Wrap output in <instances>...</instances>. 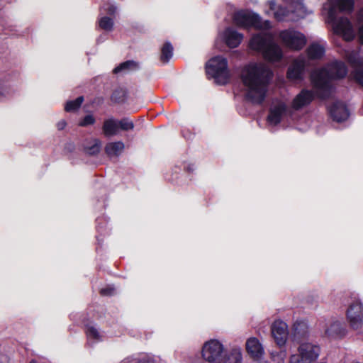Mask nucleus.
I'll return each instance as SVG.
<instances>
[{
	"instance_id": "obj_1",
	"label": "nucleus",
	"mask_w": 363,
	"mask_h": 363,
	"mask_svg": "<svg viewBox=\"0 0 363 363\" xmlns=\"http://www.w3.org/2000/svg\"><path fill=\"white\" fill-rule=\"evenodd\" d=\"M272 72L262 63H250L241 73V79L246 88V97L253 104H262L266 96Z\"/></svg>"
},
{
	"instance_id": "obj_2",
	"label": "nucleus",
	"mask_w": 363,
	"mask_h": 363,
	"mask_svg": "<svg viewBox=\"0 0 363 363\" xmlns=\"http://www.w3.org/2000/svg\"><path fill=\"white\" fill-rule=\"evenodd\" d=\"M347 68L342 62L335 61L321 69L315 70L311 78L317 94L321 99L328 98L332 92L331 80L343 78Z\"/></svg>"
},
{
	"instance_id": "obj_3",
	"label": "nucleus",
	"mask_w": 363,
	"mask_h": 363,
	"mask_svg": "<svg viewBox=\"0 0 363 363\" xmlns=\"http://www.w3.org/2000/svg\"><path fill=\"white\" fill-rule=\"evenodd\" d=\"M353 4V0H331L328 4L324 6V9L328 10L327 22L331 24L335 33L342 35L347 41L354 38V30L347 18H337V12L351 11Z\"/></svg>"
},
{
	"instance_id": "obj_4",
	"label": "nucleus",
	"mask_w": 363,
	"mask_h": 363,
	"mask_svg": "<svg viewBox=\"0 0 363 363\" xmlns=\"http://www.w3.org/2000/svg\"><path fill=\"white\" fill-rule=\"evenodd\" d=\"M250 48L262 55L270 62L280 60L283 57L282 50L274 41L273 36L267 32L253 35L249 43Z\"/></svg>"
},
{
	"instance_id": "obj_5",
	"label": "nucleus",
	"mask_w": 363,
	"mask_h": 363,
	"mask_svg": "<svg viewBox=\"0 0 363 363\" xmlns=\"http://www.w3.org/2000/svg\"><path fill=\"white\" fill-rule=\"evenodd\" d=\"M286 6H277L274 0L269 1L270 10L273 12L274 18L278 21H297L304 18L307 11L303 2L297 0H282Z\"/></svg>"
},
{
	"instance_id": "obj_6",
	"label": "nucleus",
	"mask_w": 363,
	"mask_h": 363,
	"mask_svg": "<svg viewBox=\"0 0 363 363\" xmlns=\"http://www.w3.org/2000/svg\"><path fill=\"white\" fill-rule=\"evenodd\" d=\"M206 72L218 84H225L229 79L228 62L221 56H216L209 60L206 65Z\"/></svg>"
},
{
	"instance_id": "obj_7",
	"label": "nucleus",
	"mask_w": 363,
	"mask_h": 363,
	"mask_svg": "<svg viewBox=\"0 0 363 363\" xmlns=\"http://www.w3.org/2000/svg\"><path fill=\"white\" fill-rule=\"evenodd\" d=\"M233 21L239 27L267 30L271 27L269 21H262L260 16L249 11L241 10L234 13Z\"/></svg>"
},
{
	"instance_id": "obj_8",
	"label": "nucleus",
	"mask_w": 363,
	"mask_h": 363,
	"mask_svg": "<svg viewBox=\"0 0 363 363\" xmlns=\"http://www.w3.org/2000/svg\"><path fill=\"white\" fill-rule=\"evenodd\" d=\"M320 347L311 342H302L289 358V363H314L320 355Z\"/></svg>"
},
{
	"instance_id": "obj_9",
	"label": "nucleus",
	"mask_w": 363,
	"mask_h": 363,
	"mask_svg": "<svg viewBox=\"0 0 363 363\" xmlns=\"http://www.w3.org/2000/svg\"><path fill=\"white\" fill-rule=\"evenodd\" d=\"M346 318L352 329L357 330L362 328L363 303L358 297H351L346 310Z\"/></svg>"
},
{
	"instance_id": "obj_10",
	"label": "nucleus",
	"mask_w": 363,
	"mask_h": 363,
	"mask_svg": "<svg viewBox=\"0 0 363 363\" xmlns=\"http://www.w3.org/2000/svg\"><path fill=\"white\" fill-rule=\"evenodd\" d=\"M225 348L222 342L212 339L207 341L202 348V357L209 363H221Z\"/></svg>"
},
{
	"instance_id": "obj_11",
	"label": "nucleus",
	"mask_w": 363,
	"mask_h": 363,
	"mask_svg": "<svg viewBox=\"0 0 363 363\" xmlns=\"http://www.w3.org/2000/svg\"><path fill=\"white\" fill-rule=\"evenodd\" d=\"M283 44L291 50H300L306 43V36L299 31L287 29L279 33Z\"/></svg>"
},
{
	"instance_id": "obj_12",
	"label": "nucleus",
	"mask_w": 363,
	"mask_h": 363,
	"mask_svg": "<svg viewBox=\"0 0 363 363\" xmlns=\"http://www.w3.org/2000/svg\"><path fill=\"white\" fill-rule=\"evenodd\" d=\"M328 111L331 118L337 123L347 121L350 115L347 106L341 101H334L329 107Z\"/></svg>"
},
{
	"instance_id": "obj_13",
	"label": "nucleus",
	"mask_w": 363,
	"mask_h": 363,
	"mask_svg": "<svg viewBox=\"0 0 363 363\" xmlns=\"http://www.w3.org/2000/svg\"><path fill=\"white\" fill-rule=\"evenodd\" d=\"M271 331L275 342L279 347L284 346L289 335L286 323L282 320H276L272 325Z\"/></svg>"
},
{
	"instance_id": "obj_14",
	"label": "nucleus",
	"mask_w": 363,
	"mask_h": 363,
	"mask_svg": "<svg viewBox=\"0 0 363 363\" xmlns=\"http://www.w3.org/2000/svg\"><path fill=\"white\" fill-rule=\"evenodd\" d=\"M287 111L286 105L281 101L271 106L269 110V114L267 121L269 125L275 126L279 124L284 115Z\"/></svg>"
},
{
	"instance_id": "obj_15",
	"label": "nucleus",
	"mask_w": 363,
	"mask_h": 363,
	"mask_svg": "<svg viewBox=\"0 0 363 363\" xmlns=\"http://www.w3.org/2000/svg\"><path fill=\"white\" fill-rule=\"evenodd\" d=\"M308 60L303 55L294 60L287 71V77L291 80L301 79L303 77Z\"/></svg>"
},
{
	"instance_id": "obj_16",
	"label": "nucleus",
	"mask_w": 363,
	"mask_h": 363,
	"mask_svg": "<svg viewBox=\"0 0 363 363\" xmlns=\"http://www.w3.org/2000/svg\"><path fill=\"white\" fill-rule=\"evenodd\" d=\"M291 337L293 341L297 342L299 345L302 342H307L306 340L308 337V329L307 324L303 321H296L294 323Z\"/></svg>"
},
{
	"instance_id": "obj_17",
	"label": "nucleus",
	"mask_w": 363,
	"mask_h": 363,
	"mask_svg": "<svg viewBox=\"0 0 363 363\" xmlns=\"http://www.w3.org/2000/svg\"><path fill=\"white\" fill-rule=\"evenodd\" d=\"M314 99V93L311 90L303 89L293 100L292 107L298 110L308 106Z\"/></svg>"
},
{
	"instance_id": "obj_18",
	"label": "nucleus",
	"mask_w": 363,
	"mask_h": 363,
	"mask_svg": "<svg viewBox=\"0 0 363 363\" xmlns=\"http://www.w3.org/2000/svg\"><path fill=\"white\" fill-rule=\"evenodd\" d=\"M246 350L254 359H261L264 353L262 345L256 337H250L247 340Z\"/></svg>"
},
{
	"instance_id": "obj_19",
	"label": "nucleus",
	"mask_w": 363,
	"mask_h": 363,
	"mask_svg": "<svg viewBox=\"0 0 363 363\" xmlns=\"http://www.w3.org/2000/svg\"><path fill=\"white\" fill-rule=\"evenodd\" d=\"M223 37L226 45L230 48H234L241 43L243 35L233 28H227L224 32Z\"/></svg>"
},
{
	"instance_id": "obj_20",
	"label": "nucleus",
	"mask_w": 363,
	"mask_h": 363,
	"mask_svg": "<svg viewBox=\"0 0 363 363\" xmlns=\"http://www.w3.org/2000/svg\"><path fill=\"white\" fill-rule=\"evenodd\" d=\"M306 52L310 60H319L323 57L325 48L324 45L315 42L308 46Z\"/></svg>"
},
{
	"instance_id": "obj_21",
	"label": "nucleus",
	"mask_w": 363,
	"mask_h": 363,
	"mask_svg": "<svg viewBox=\"0 0 363 363\" xmlns=\"http://www.w3.org/2000/svg\"><path fill=\"white\" fill-rule=\"evenodd\" d=\"M102 130L106 137H111L117 135L119 130L118 120L115 119L114 118L106 119L104 121Z\"/></svg>"
},
{
	"instance_id": "obj_22",
	"label": "nucleus",
	"mask_w": 363,
	"mask_h": 363,
	"mask_svg": "<svg viewBox=\"0 0 363 363\" xmlns=\"http://www.w3.org/2000/svg\"><path fill=\"white\" fill-rule=\"evenodd\" d=\"M221 363H242V354L240 348L231 349L222 357Z\"/></svg>"
},
{
	"instance_id": "obj_23",
	"label": "nucleus",
	"mask_w": 363,
	"mask_h": 363,
	"mask_svg": "<svg viewBox=\"0 0 363 363\" xmlns=\"http://www.w3.org/2000/svg\"><path fill=\"white\" fill-rule=\"evenodd\" d=\"M124 143L121 141L111 142L106 144L105 152L109 157L119 155L124 150Z\"/></svg>"
},
{
	"instance_id": "obj_24",
	"label": "nucleus",
	"mask_w": 363,
	"mask_h": 363,
	"mask_svg": "<svg viewBox=\"0 0 363 363\" xmlns=\"http://www.w3.org/2000/svg\"><path fill=\"white\" fill-rule=\"evenodd\" d=\"M325 333L330 337H342L345 334V328L340 321L337 320L330 324L325 330Z\"/></svg>"
},
{
	"instance_id": "obj_25",
	"label": "nucleus",
	"mask_w": 363,
	"mask_h": 363,
	"mask_svg": "<svg viewBox=\"0 0 363 363\" xmlns=\"http://www.w3.org/2000/svg\"><path fill=\"white\" fill-rule=\"evenodd\" d=\"M122 363H155V360L148 354H139L128 357Z\"/></svg>"
},
{
	"instance_id": "obj_26",
	"label": "nucleus",
	"mask_w": 363,
	"mask_h": 363,
	"mask_svg": "<svg viewBox=\"0 0 363 363\" xmlns=\"http://www.w3.org/2000/svg\"><path fill=\"white\" fill-rule=\"evenodd\" d=\"M86 333L88 341L91 344H94L102 340V336L100 332L94 325L87 326Z\"/></svg>"
},
{
	"instance_id": "obj_27",
	"label": "nucleus",
	"mask_w": 363,
	"mask_h": 363,
	"mask_svg": "<svg viewBox=\"0 0 363 363\" xmlns=\"http://www.w3.org/2000/svg\"><path fill=\"white\" fill-rule=\"evenodd\" d=\"M138 64L133 60H128L121 64H120L118 67H116L113 69V72L117 74L122 71H130L138 69Z\"/></svg>"
},
{
	"instance_id": "obj_28",
	"label": "nucleus",
	"mask_w": 363,
	"mask_h": 363,
	"mask_svg": "<svg viewBox=\"0 0 363 363\" xmlns=\"http://www.w3.org/2000/svg\"><path fill=\"white\" fill-rule=\"evenodd\" d=\"M173 55V47L170 43L167 42L164 44L161 50L160 60L164 63H167L169 61Z\"/></svg>"
},
{
	"instance_id": "obj_29",
	"label": "nucleus",
	"mask_w": 363,
	"mask_h": 363,
	"mask_svg": "<svg viewBox=\"0 0 363 363\" xmlns=\"http://www.w3.org/2000/svg\"><path fill=\"white\" fill-rule=\"evenodd\" d=\"M101 147V141L98 139H94L90 145H87L84 147V150L85 152L89 155H96L99 152Z\"/></svg>"
},
{
	"instance_id": "obj_30",
	"label": "nucleus",
	"mask_w": 363,
	"mask_h": 363,
	"mask_svg": "<svg viewBox=\"0 0 363 363\" xmlns=\"http://www.w3.org/2000/svg\"><path fill=\"white\" fill-rule=\"evenodd\" d=\"M84 101L83 96H79L75 100L69 101L66 103L65 109L67 112H72L77 110Z\"/></svg>"
},
{
	"instance_id": "obj_31",
	"label": "nucleus",
	"mask_w": 363,
	"mask_h": 363,
	"mask_svg": "<svg viewBox=\"0 0 363 363\" xmlns=\"http://www.w3.org/2000/svg\"><path fill=\"white\" fill-rule=\"evenodd\" d=\"M99 24L101 28L110 31L113 28V21L109 17L104 16L99 18Z\"/></svg>"
},
{
	"instance_id": "obj_32",
	"label": "nucleus",
	"mask_w": 363,
	"mask_h": 363,
	"mask_svg": "<svg viewBox=\"0 0 363 363\" xmlns=\"http://www.w3.org/2000/svg\"><path fill=\"white\" fill-rule=\"evenodd\" d=\"M118 129L122 130H130L134 128V123L132 121H130L128 118H123L121 120L118 121Z\"/></svg>"
},
{
	"instance_id": "obj_33",
	"label": "nucleus",
	"mask_w": 363,
	"mask_h": 363,
	"mask_svg": "<svg viewBox=\"0 0 363 363\" xmlns=\"http://www.w3.org/2000/svg\"><path fill=\"white\" fill-rule=\"evenodd\" d=\"M351 74L354 81L363 86V67L355 68Z\"/></svg>"
},
{
	"instance_id": "obj_34",
	"label": "nucleus",
	"mask_w": 363,
	"mask_h": 363,
	"mask_svg": "<svg viewBox=\"0 0 363 363\" xmlns=\"http://www.w3.org/2000/svg\"><path fill=\"white\" fill-rule=\"evenodd\" d=\"M357 23L359 24V36L361 43L363 44V8L361 9L357 15Z\"/></svg>"
},
{
	"instance_id": "obj_35",
	"label": "nucleus",
	"mask_w": 363,
	"mask_h": 363,
	"mask_svg": "<svg viewBox=\"0 0 363 363\" xmlns=\"http://www.w3.org/2000/svg\"><path fill=\"white\" fill-rule=\"evenodd\" d=\"M116 7L109 3L104 4L102 7L101 8V11H104L105 13L110 16H113L116 12Z\"/></svg>"
},
{
	"instance_id": "obj_36",
	"label": "nucleus",
	"mask_w": 363,
	"mask_h": 363,
	"mask_svg": "<svg viewBox=\"0 0 363 363\" xmlns=\"http://www.w3.org/2000/svg\"><path fill=\"white\" fill-rule=\"evenodd\" d=\"M95 118L89 114L84 117V118L79 122V125L82 127H85L89 125H92L95 123Z\"/></svg>"
},
{
	"instance_id": "obj_37",
	"label": "nucleus",
	"mask_w": 363,
	"mask_h": 363,
	"mask_svg": "<svg viewBox=\"0 0 363 363\" xmlns=\"http://www.w3.org/2000/svg\"><path fill=\"white\" fill-rule=\"evenodd\" d=\"M272 359L275 363H284V353L282 352H275L271 353Z\"/></svg>"
},
{
	"instance_id": "obj_38",
	"label": "nucleus",
	"mask_w": 363,
	"mask_h": 363,
	"mask_svg": "<svg viewBox=\"0 0 363 363\" xmlns=\"http://www.w3.org/2000/svg\"><path fill=\"white\" fill-rule=\"evenodd\" d=\"M114 287L113 286H107L104 288H102L101 290H100V294L102 295V296H111L114 293Z\"/></svg>"
},
{
	"instance_id": "obj_39",
	"label": "nucleus",
	"mask_w": 363,
	"mask_h": 363,
	"mask_svg": "<svg viewBox=\"0 0 363 363\" xmlns=\"http://www.w3.org/2000/svg\"><path fill=\"white\" fill-rule=\"evenodd\" d=\"M9 94L10 92L9 91V89L6 86L0 84V97L6 96Z\"/></svg>"
},
{
	"instance_id": "obj_40",
	"label": "nucleus",
	"mask_w": 363,
	"mask_h": 363,
	"mask_svg": "<svg viewBox=\"0 0 363 363\" xmlns=\"http://www.w3.org/2000/svg\"><path fill=\"white\" fill-rule=\"evenodd\" d=\"M184 169L188 172H192L195 169V166L193 164H184Z\"/></svg>"
},
{
	"instance_id": "obj_41",
	"label": "nucleus",
	"mask_w": 363,
	"mask_h": 363,
	"mask_svg": "<svg viewBox=\"0 0 363 363\" xmlns=\"http://www.w3.org/2000/svg\"><path fill=\"white\" fill-rule=\"evenodd\" d=\"M66 125V121L65 120H62L57 123V128L59 130H62L65 128Z\"/></svg>"
},
{
	"instance_id": "obj_42",
	"label": "nucleus",
	"mask_w": 363,
	"mask_h": 363,
	"mask_svg": "<svg viewBox=\"0 0 363 363\" xmlns=\"http://www.w3.org/2000/svg\"><path fill=\"white\" fill-rule=\"evenodd\" d=\"M106 39V35H101L97 38L96 42H97V43H100L104 42Z\"/></svg>"
},
{
	"instance_id": "obj_43",
	"label": "nucleus",
	"mask_w": 363,
	"mask_h": 363,
	"mask_svg": "<svg viewBox=\"0 0 363 363\" xmlns=\"http://www.w3.org/2000/svg\"><path fill=\"white\" fill-rule=\"evenodd\" d=\"M252 363H267V362H262L260 361V359H254Z\"/></svg>"
},
{
	"instance_id": "obj_44",
	"label": "nucleus",
	"mask_w": 363,
	"mask_h": 363,
	"mask_svg": "<svg viewBox=\"0 0 363 363\" xmlns=\"http://www.w3.org/2000/svg\"><path fill=\"white\" fill-rule=\"evenodd\" d=\"M116 93H117V91H114L113 95H112V99L115 100L116 101H117V100L116 99Z\"/></svg>"
},
{
	"instance_id": "obj_45",
	"label": "nucleus",
	"mask_w": 363,
	"mask_h": 363,
	"mask_svg": "<svg viewBox=\"0 0 363 363\" xmlns=\"http://www.w3.org/2000/svg\"><path fill=\"white\" fill-rule=\"evenodd\" d=\"M193 363H203V362H201V361H199H199H195V362H194Z\"/></svg>"
},
{
	"instance_id": "obj_46",
	"label": "nucleus",
	"mask_w": 363,
	"mask_h": 363,
	"mask_svg": "<svg viewBox=\"0 0 363 363\" xmlns=\"http://www.w3.org/2000/svg\"><path fill=\"white\" fill-rule=\"evenodd\" d=\"M29 363H38V362L36 361H35V360H32Z\"/></svg>"
}]
</instances>
